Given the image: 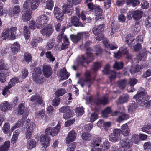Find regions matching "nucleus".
<instances>
[{"label": "nucleus", "instance_id": "nucleus-1", "mask_svg": "<svg viewBox=\"0 0 151 151\" xmlns=\"http://www.w3.org/2000/svg\"><path fill=\"white\" fill-rule=\"evenodd\" d=\"M60 128V125L58 124L53 129L51 127H49L45 129L46 134L41 135L40 137V141L43 147L46 148L49 145L50 139L48 134L52 136H55L59 132Z\"/></svg>", "mask_w": 151, "mask_h": 151}, {"label": "nucleus", "instance_id": "nucleus-2", "mask_svg": "<svg viewBox=\"0 0 151 151\" xmlns=\"http://www.w3.org/2000/svg\"><path fill=\"white\" fill-rule=\"evenodd\" d=\"M146 91L142 88H140L137 94L134 96L133 99L136 100V101L142 106L146 107L148 105L147 100L148 97L145 95Z\"/></svg>", "mask_w": 151, "mask_h": 151}, {"label": "nucleus", "instance_id": "nucleus-3", "mask_svg": "<svg viewBox=\"0 0 151 151\" xmlns=\"http://www.w3.org/2000/svg\"><path fill=\"white\" fill-rule=\"evenodd\" d=\"M17 28L13 27L9 29H4L2 33V35L1 38L3 40H5L9 38L11 40H14L15 39V35Z\"/></svg>", "mask_w": 151, "mask_h": 151}, {"label": "nucleus", "instance_id": "nucleus-4", "mask_svg": "<svg viewBox=\"0 0 151 151\" xmlns=\"http://www.w3.org/2000/svg\"><path fill=\"white\" fill-rule=\"evenodd\" d=\"M92 83L93 81L91 78L90 73L88 71H87L85 73L84 78L81 79L77 82V83L80 84L82 88L84 86L89 87Z\"/></svg>", "mask_w": 151, "mask_h": 151}, {"label": "nucleus", "instance_id": "nucleus-5", "mask_svg": "<svg viewBox=\"0 0 151 151\" xmlns=\"http://www.w3.org/2000/svg\"><path fill=\"white\" fill-rule=\"evenodd\" d=\"M143 12L142 11L137 10L133 11H129L127 14V19L131 20L133 18L136 21L140 19L142 16Z\"/></svg>", "mask_w": 151, "mask_h": 151}, {"label": "nucleus", "instance_id": "nucleus-6", "mask_svg": "<svg viewBox=\"0 0 151 151\" xmlns=\"http://www.w3.org/2000/svg\"><path fill=\"white\" fill-rule=\"evenodd\" d=\"M41 69L39 67L35 68L33 72L32 78L33 80L37 83H42L43 82V78L40 77V75L41 74Z\"/></svg>", "mask_w": 151, "mask_h": 151}, {"label": "nucleus", "instance_id": "nucleus-7", "mask_svg": "<svg viewBox=\"0 0 151 151\" xmlns=\"http://www.w3.org/2000/svg\"><path fill=\"white\" fill-rule=\"evenodd\" d=\"M39 0H26L23 6L24 8L35 9L38 6Z\"/></svg>", "mask_w": 151, "mask_h": 151}, {"label": "nucleus", "instance_id": "nucleus-8", "mask_svg": "<svg viewBox=\"0 0 151 151\" xmlns=\"http://www.w3.org/2000/svg\"><path fill=\"white\" fill-rule=\"evenodd\" d=\"M48 21V18L47 16L42 15L37 17L36 20V24L37 28H41L46 24Z\"/></svg>", "mask_w": 151, "mask_h": 151}, {"label": "nucleus", "instance_id": "nucleus-9", "mask_svg": "<svg viewBox=\"0 0 151 151\" xmlns=\"http://www.w3.org/2000/svg\"><path fill=\"white\" fill-rule=\"evenodd\" d=\"M120 144L121 147L124 149L123 151H131L130 147L132 146V143L129 139H125L121 140Z\"/></svg>", "mask_w": 151, "mask_h": 151}, {"label": "nucleus", "instance_id": "nucleus-10", "mask_svg": "<svg viewBox=\"0 0 151 151\" xmlns=\"http://www.w3.org/2000/svg\"><path fill=\"white\" fill-rule=\"evenodd\" d=\"M54 31L52 25L51 24H48L40 31L41 33L43 36L49 37L53 33Z\"/></svg>", "mask_w": 151, "mask_h": 151}, {"label": "nucleus", "instance_id": "nucleus-11", "mask_svg": "<svg viewBox=\"0 0 151 151\" xmlns=\"http://www.w3.org/2000/svg\"><path fill=\"white\" fill-rule=\"evenodd\" d=\"M73 3L67 1V3L63 6V10L64 13H67L69 15H71L73 11Z\"/></svg>", "mask_w": 151, "mask_h": 151}, {"label": "nucleus", "instance_id": "nucleus-12", "mask_svg": "<svg viewBox=\"0 0 151 151\" xmlns=\"http://www.w3.org/2000/svg\"><path fill=\"white\" fill-rule=\"evenodd\" d=\"M88 7L91 9H94L96 16H99V18H101V17L100 16L102 13V10L100 6H96L93 4L92 3H89L87 4ZM99 17L98 18V19Z\"/></svg>", "mask_w": 151, "mask_h": 151}, {"label": "nucleus", "instance_id": "nucleus-13", "mask_svg": "<svg viewBox=\"0 0 151 151\" xmlns=\"http://www.w3.org/2000/svg\"><path fill=\"white\" fill-rule=\"evenodd\" d=\"M112 115L113 116L119 115V117L117 119V121L118 122H120L121 121L125 120H127L129 117V115L126 114L124 113H120V111H116L114 112Z\"/></svg>", "mask_w": 151, "mask_h": 151}, {"label": "nucleus", "instance_id": "nucleus-14", "mask_svg": "<svg viewBox=\"0 0 151 151\" xmlns=\"http://www.w3.org/2000/svg\"><path fill=\"white\" fill-rule=\"evenodd\" d=\"M53 14L55 17L58 21H61L63 19V14L62 11L58 7H56L54 8Z\"/></svg>", "mask_w": 151, "mask_h": 151}, {"label": "nucleus", "instance_id": "nucleus-15", "mask_svg": "<svg viewBox=\"0 0 151 151\" xmlns=\"http://www.w3.org/2000/svg\"><path fill=\"white\" fill-rule=\"evenodd\" d=\"M30 100L33 102L38 103L42 106L44 105V103L42 101V97L38 94L32 95L30 98Z\"/></svg>", "mask_w": 151, "mask_h": 151}, {"label": "nucleus", "instance_id": "nucleus-16", "mask_svg": "<svg viewBox=\"0 0 151 151\" xmlns=\"http://www.w3.org/2000/svg\"><path fill=\"white\" fill-rule=\"evenodd\" d=\"M76 138V133L75 131L73 130L70 131L66 138V144H69L71 142L75 140Z\"/></svg>", "mask_w": 151, "mask_h": 151}, {"label": "nucleus", "instance_id": "nucleus-17", "mask_svg": "<svg viewBox=\"0 0 151 151\" xmlns=\"http://www.w3.org/2000/svg\"><path fill=\"white\" fill-rule=\"evenodd\" d=\"M43 72L45 76L48 78L52 74V68L49 65H44L43 67Z\"/></svg>", "mask_w": 151, "mask_h": 151}, {"label": "nucleus", "instance_id": "nucleus-18", "mask_svg": "<svg viewBox=\"0 0 151 151\" xmlns=\"http://www.w3.org/2000/svg\"><path fill=\"white\" fill-rule=\"evenodd\" d=\"M25 127L27 131H32L33 132V130L35 129V126L33 122H31L30 120L27 119L25 122Z\"/></svg>", "mask_w": 151, "mask_h": 151}, {"label": "nucleus", "instance_id": "nucleus-19", "mask_svg": "<svg viewBox=\"0 0 151 151\" xmlns=\"http://www.w3.org/2000/svg\"><path fill=\"white\" fill-rule=\"evenodd\" d=\"M125 41L129 46L132 47L134 45V38L131 34L128 35L125 38Z\"/></svg>", "mask_w": 151, "mask_h": 151}, {"label": "nucleus", "instance_id": "nucleus-20", "mask_svg": "<svg viewBox=\"0 0 151 151\" xmlns=\"http://www.w3.org/2000/svg\"><path fill=\"white\" fill-rule=\"evenodd\" d=\"M104 29V24H101L93 28L92 31L93 34L95 35L101 34V32L103 31Z\"/></svg>", "mask_w": 151, "mask_h": 151}, {"label": "nucleus", "instance_id": "nucleus-21", "mask_svg": "<svg viewBox=\"0 0 151 151\" xmlns=\"http://www.w3.org/2000/svg\"><path fill=\"white\" fill-rule=\"evenodd\" d=\"M76 62L78 65H83L85 62L88 63L86 58L83 55L78 56L76 58Z\"/></svg>", "mask_w": 151, "mask_h": 151}, {"label": "nucleus", "instance_id": "nucleus-22", "mask_svg": "<svg viewBox=\"0 0 151 151\" xmlns=\"http://www.w3.org/2000/svg\"><path fill=\"white\" fill-rule=\"evenodd\" d=\"M108 102V98L106 96H103V97L96 99L95 100V102L96 104L98 105L102 104L104 105H106L107 104Z\"/></svg>", "mask_w": 151, "mask_h": 151}, {"label": "nucleus", "instance_id": "nucleus-23", "mask_svg": "<svg viewBox=\"0 0 151 151\" xmlns=\"http://www.w3.org/2000/svg\"><path fill=\"white\" fill-rule=\"evenodd\" d=\"M69 76V73L66 71L65 68H64L60 71V76L61 77V78L59 81L60 82L61 80H62L68 79Z\"/></svg>", "mask_w": 151, "mask_h": 151}, {"label": "nucleus", "instance_id": "nucleus-24", "mask_svg": "<svg viewBox=\"0 0 151 151\" xmlns=\"http://www.w3.org/2000/svg\"><path fill=\"white\" fill-rule=\"evenodd\" d=\"M32 12L26 11L23 12L22 15V19L24 21H27L30 20L31 18Z\"/></svg>", "mask_w": 151, "mask_h": 151}, {"label": "nucleus", "instance_id": "nucleus-25", "mask_svg": "<svg viewBox=\"0 0 151 151\" xmlns=\"http://www.w3.org/2000/svg\"><path fill=\"white\" fill-rule=\"evenodd\" d=\"M70 37L71 40L74 43H77L81 39L82 34L81 33H79L77 35H71Z\"/></svg>", "mask_w": 151, "mask_h": 151}, {"label": "nucleus", "instance_id": "nucleus-26", "mask_svg": "<svg viewBox=\"0 0 151 151\" xmlns=\"http://www.w3.org/2000/svg\"><path fill=\"white\" fill-rule=\"evenodd\" d=\"M122 134L125 136H127L130 133V129L127 124L122 125L121 127Z\"/></svg>", "mask_w": 151, "mask_h": 151}, {"label": "nucleus", "instance_id": "nucleus-27", "mask_svg": "<svg viewBox=\"0 0 151 151\" xmlns=\"http://www.w3.org/2000/svg\"><path fill=\"white\" fill-rule=\"evenodd\" d=\"M71 22L76 26L84 27V25L80 22L78 17L76 16H73L71 18Z\"/></svg>", "mask_w": 151, "mask_h": 151}, {"label": "nucleus", "instance_id": "nucleus-28", "mask_svg": "<svg viewBox=\"0 0 151 151\" xmlns=\"http://www.w3.org/2000/svg\"><path fill=\"white\" fill-rule=\"evenodd\" d=\"M25 107L23 104H20L18 106V114L21 115L24 114V115L25 117L27 115V111H25Z\"/></svg>", "mask_w": 151, "mask_h": 151}, {"label": "nucleus", "instance_id": "nucleus-29", "mask_svg": "<svg viewBox=\"0 0 151 151\" xmlns=\"http://www.w3.org/2000/svg\"><path fill=\"white\" fill-rule=\"evenodd\" d=\"M10 142L9 141L5 142L0 147V151H8L10 147Z\"/></svg>", "mask_w": 151, "mask_h": 151}, {"label": "nucleus", "instance_id": "nucleus-30", "mask_svg": "<svg viewBox=\"0 0 151 151\" xmlns=\"http://www.w3.org/2000/svg\"><path fill=\"white\" fill-rule=\"evenodd\" d=\"M45 114V111L43 110L37 111L35 114V117L37 119H41L43 118Z\"/></svg>", "mask_w": 151, "mask_h": 151}, {"label": "nucleus", "instance_id": "nucleus-31", "mask_svg": "<svg viewBox=\"0 0 151 151\" xmlns=\"http://www.w3.org/2000/svg\"><path fill=\"white\" fill-rule=\"evenodd\" d=\"M0 109L3 111H6L10 109L9 105L6 101L4 102L1 104Z\"/></svg>", "mask_w": 151, "mask_h": 151}, {"label": "nucleus", "instance_id": "nucleus-32", "mask_svg": "<svg viewBox=\"0 0 151 151\" xmlns=\"http://www.w3.org/2000/svg\"><path fill=\"white\" fill-rule=\"evenodd\" d=\"M19 81L18 78L16 77L12 78L10 79L9 82L8 83V87L9 88H12V87L14 86Z\"/></svg>", "mask_w": 151, "mask_h": 151}, {"label": "nucleus", "instance_id": "nucleus-33", "mask_svg": "<svg viewBox=\"0 0 151 151\" xmlns=\"http://www.w3.org/2000/svg\"><path fill=\"white\" fill-rule=\"evenodd\" d=\"M129 96L127 94H123L119 97L118 99V103L121 104L127 102L128 100Z\"/></svg>", "mask_w": 151, "mask_h": 151}, {"label": "nucleus", "instance_id": "nucleus-34", "mask_svg": "<svg viewBox=\"0 0 151 151\" xmlns=\"http://www.w3.org/2000/svg\"><path fill=\"white\" fill-rule=\"evenodd\" d=\"M63 39H64L63 40L64 42L62 43L61 46V49L62 50H64L66 49L68 47V46L69 45L68 40L66 35H65L63 37Z\"/></svg>", "mask_w": 151, "mask_h": 151}, {"label": "nucleus", "instance_id": "nucleus-35", "mask_svg": "<svg viewBox=\"0 0 151 151\" xmlns=\"http://www.w3.org/2000/svg\"><path fill=\"white\" fill-rule=\"evenodd\" d=\"M20 45L17 42H16L11 46L12 51L13 52H17L20 49Z\"/></svg>", "mask_w": 151, "mask_h": 151}, {"label": "nucleus", "instance_id": "nucleus-36", "mask_svg": "<svg viewBox=\"0 0 151 151\" xmlns=\"http://www.w3.org/2000/svg\"><path fill=\"white\" fill-rule=\"evenodd\" d=\"M141 68L140 65H138L135 67H131L130 71L132 74L134 75L139 71L141 69Z\"/></svg>", "mask_w": 151, "mask_h": 151}, {"label": "nucleus", "instance_id": "nucleus-37", "mask_svg": "<svg viewBox=\"0 0 151 151\" xmlns=\"http://www.w3.org/2000/svg\"><path fill=\"white\" fill-rule=\"evenodd\" d=\"M140 2L138 0H127L126 4L127 5H130L134 7L140 3Z\"/></svg>", "mask_w": 151, "mask_h": 151}, {"label": "nucleus", "instance_id": "nucleus-38", "mask_svg": "<svg viewBox=\"0 0 151 151\" xmlns=\"http://www.w3.org/2000/svg\"><path fill=\"white\" fill-rule=\"evenodd\" d=\"M104 44L105 47L107 48H109L111 50H114L117 48L116 45L115 44L110 45L108 43V41H104Z\"/></svg>", "mask_w": 151, "mask_h": 151}, {"label": "nucleus", "instance_id": "nucleus-39", "mask_svg": "<svg viewBox=\"0 0 151 151\" xmlns=\"http://www.w3.org/2000/svg\"><path fill=\"white\" fill-rule=\"evenodd\" d=\"M82 137L84 140L88 141L91 139V135L89 133L85 132L82 134Z\"/></svg>", "mask_w": 151, "mask_h": 151}, {"label": "nucleus", "instance_id": "nucleus-40", "mask_svg": "<svg viewBox=\"0 0 151 151\" xmlns=\"http://www.w3.org/2000/svg\"><path fill=\"white\" fill-rule=\"evenodd\" d=\"M111 112V110L109 107H107L102 112V116L103 117L107 118L108 115L110 114Z\"/></svg>", "mask_w": 151, "mask_h": 151}, {"label": "nucleus", "instance_id": "nucleus-41", "mask_svg": "<svg viewBox=\"0 0 151 151\" xmlns=\"http://www.w3.org/2000/svg\"><path fill=\"white\" fill-rule=\"evenodd\" d=\"M72 116V113L70 107L67 110L63 115V117L65 119H67L68 118L71 117Z\"/></svg>", "mask_w": 151, "mask_h": 151}, {"label": "nucleus", "instance_id": "nucleus-42", "mask_svg": "<svg viewBox=\"0 0 151 151\" xmlns=\"http://www.w3.org/2000/svg\"><path fill=\"white\" fill-rule=\"evenodd\" d=\"M66 92V91L63 88H61L58 89L55 92V95L58 97L63 95Z\"/></svg>", "mask_w": 151, "mask_h": 151}, {"label": "nucleus", "instance_id": "nucleus-43", "mask_svg": "<svg viewBox=\"0 0 151 151\" xmlns=\"http://www.w3.org/2000/svg\"><path fill=\"white\" fill-rule=\"evenodd\" d=\"M23 29L24 36L26 39H28L30 36V33L29 29L26 26H24Z\"/></svg>", "mask_w": 151, "mask_h": 151}, {"label": "nucleus", "instance_id": "nucleus-44", "mask_svg": "<svg viewBox=\"0 0 151 151\" xmlns=\"http://www.w3.org/2000/svg\"><path fill=\"white\" fill-rule=\"evenodd\" d=\"M40 40V38L39 37H35L30 42L31 46L32 47L34 48L36 47L38 43L39 40Z\"/></svg>", "mask_w": 151, "mask_h": 151}, {"label": "nucleus", "instance_id": "nucleus-45", "mask_svg": "<svg viewBox=\"0 0 151 151\" xmlns=\"http://www.w3.org/2000/svg\"><path fill=\"white\" fill-rule=\"evenodd\" d=\"M118 86L121 89L124 88L127 85V83L126 80H123L119 81L117 82Z\"/></svg>", "mask_w": 151, "mask_h": 151}, {"label": "nucleus", "instance_id": "nucleus-46", "mask_svg": "<svg viewBox=\"0 0 151 151\" xmlns=\"http://www.w3.org/2000/svg\"><path fill=\"white\" fill-rule=\"evenodd\" d=\"M101 140L99 138H97L94 139L91 141V145L93 147L96 146H99L101 143Z\"/></svg>", "mask_w": 151, "mask_h": 151}, {"label": "nucleus", "instance_id": "nucleus-47", "mask_svg": "<svg viewBox=\"0 0 151 151\" xmlns=\"http://www.w3.org/2000/svg\"><path fill=\"white\" fill-rule=\"evenodd\" d=\"M53 1L52 0H50L47 1L46 8L47 9L51 10L53 8Z\"/></svg>", "mask_w": 151, "mask_h": 151}, {"label": "nucleus", "instance_id": "nucleus-48", "mask_svg": "<svg viewBox=\"0 0 151 151\" xmlns=\"http://www.w3.org/2000/svg\"><path fill=\"white\" fill-rule=\"evenodd\" d=\"M140 6L143 9H147L149 7V3L147 1L143 0L140 4Z\"/></svg>", "mask_w": 151, "mask_h": 151}, {"label": "nucleus", "instance_id": "nucleus-49", "mask_svg": "<svg viewBox=\"0 0 151 151\" xmlns=\"http://www.w3.org/2000/svg\"><path fill=\"white\" fill-rule=\"evenodd\" d=\"M101 64L99 62H95L92 68V69L95 72L97 71L101 67Z\"/></svg>", "mask_w": 151, "mask_h": 151}, {"label": "nucleus", "instance_id": "nucleus-50", "mask_svg": "<svg viewBox=\"0 0 151 151\" xmlns=\"http://www.w3.org/2000/svg\"><path fill=\"white\" fill-rule=\"evenodd\" d=\"M137 80L134 78H130L129 80V85L131 87H133L137 82Z\"/></svg>", "mask_w": 151, "mask_h": 151}, {"label": "nucleus", "instance_id": "nucleus-51", "mask_svg": "<svg viewBox=\"0 0 151 151\" xmlns=\"http://www.w3.org/2000/svg\"><path fill=\"white\" fill-rule=\"evenodd\" d=\"M8 66L4 64L3 60H0V70H8Z\"/></svg>", "mask_w": 151, "mask_h": 151}, {"label": "nucleus", "instance_id": "nucleus-52", "mask_svg": "<svg viewBox=\"0 0 151 151\" xmlns=\"http://www.w3.org/2000/svg\"><path fill=\"white\" fill-rule=\"evenodd\" d=\"M76 112L78 116L82 115L84 112L83 108L82 107L77 108L76 110Z\"/></svg>", "mask_w": 151, "mask_h": 151}, {"label": "nucleus", "instance_id": "nucleus-53", "mask_svg": "<svg viewBox=\"0 0 151 151\" xmlns=\"http://www.w3.org/2000/svg\"><path fill=\"white\" fill-rule=\"evenodd\" d=\"M132 141L135 143L137 144L139 141V136L137 134H134L132 135Z\"/></svg>", "mask_w": 151, "mask_h": 151}, {"label": "nucleus", "instance_id": "nucleus-54", "mask_svg": "<svg viewBox=\"0 0 151 151\" xmlns=\"http://www.w3.org/2000/svg\"><path fill=\"white\" fill-rule=\"evenodd\" d=\"M123 64L122 62H115V64L114 65V68L117 70H119L122 69L123 67Z\"/></svg>", "mask_w": 151, "mask_h": 151}, {"label": "nucleus", "instance_id": "nucleus-55", "mask_svg": "<svg viewBox=\"0 0 151 151\" xmlns=\"http://www.w3.org/2000/svg\"><path fill=\"white\" fill-rule=\"evenodd\" d=\"M98 36L96 37V40H97L101 41L102 40V42L104 44V41L106 40L108 41L107 39L104 37V35L102 34H98Z\"/></svg>", "mask_w": 151, "mask_h": 151}, {"label": "nucleus", "instance_id": "nucleus-56", "mask_svg": "<svg viewBox=\"0 0 151 151\" xmlns=\"http://www.w3.org/2000/svg\"><path fill=\"white\" fill-rule=\"evenodd\" d=\"M142 131L148 134L150 133L151 126L149 125H145L142 128Z\"/></svg>", "mask_w": 151, "mask_h": 151}, {"label": "nucleus", "instance_id": "nucleus-57", "mask_svg": "<svg viewBox=\"0 0 151 151\" xmlns=\"http://www.w3.org/2000/svg\"><path fill=\"white\" fill-rule=\"evenodd\" d=\"M121 130L120 129H115L113 131V133L111 134V136H113L115 137H117L120 134Z\"/></svg>", "mask_w": 151, "mask_h": 151}, {"label": "nucleus", "instance_id": "nucleus-58", "mask_svg": "<svg viewBox=\"0 0 151 151\" xmlns=\"http://www.w3.org/2000/svg\"><path fill=\"white\" fill-rule=\"evenodd\" d=\"M60 99L58 97L55 98L52 100V105L54 106H58L60 103Z\"/></svg>", "mask_w": 151, "mask_h": 151}, {"label": "nucleus", "instance_id": "nucleus-59", "mask_svg": "<svg viewBox=\"0 0 151 151\" xmlns=\"http://www.w3.org/2000/svg\"><path fill=\"white\" fill-rule=\"evenodd\" d=\"M46 57L50 61H53L55 60V58L52 55L50 52L48 51L45 53Z\"/></svg>", "mask_w": 151, "mask_h": 151}, {"label": "nucleus", "instance_id": "nucleus-60", "mask_svg": "<svg viewBox=\"0 0 151 151\" xmlns=\"http://www.w3.org/2000/svg\"><path fill=\"white\" fill-rule=\"evenodd\" d=\"M36 142L34 139H32L28 143V147L29 149H31L36 146Z\"/></svg>", "mask_w": 151, "mask_h": 151}, {"label": "nucleus", "instance_id": "nucleus-61", "mask_svg": "<svg viewBox=\"0 0 151 151\" xmlns=\"http://www.w3.org/2000/svg\"><path fill=\"white\" fill-rule=\"evenodd\" d=\"M10 129V125L8 123H6L3 127V132L4 133H6Z\"/></svg>", "mask_w": 151, "mask_h": 151}, {"label": "nucleus", "instance_id": "nucleus-62", "mask_svg": "<svg viewBox=\"0 0 151 151\" xmlns=\"http://www.w3.org/2000/svg\"><path fill=\"white\" fill-rule=\"evenodd\" d=\"M21 11L20 6L18 5L15 6L13 8V12L14 14H18Z\"/></svg>", "mask_w": 151, "mask_h": 151}, {"label": "nucleus", "instance_id": "nucleus-63", "mask_svg": "<svg viewBox=\"0 0 151 151\" xmlns=\"http://www.w3.org/2000/svg\"><path fill=\"white\" fill-rule=\"evenodd\" d=\"M137 107V105L135 103L130 104L129 106L128 110L129 111H134Z\"/></svg>", "mask_w": 151, "mask_h": 151}, {"label": "nucleus", "instance_id": "nucleus-64", "mask_svg": "<svg viewBox=\"0 0 151 151\" xmlns=\"http://www.w3.org/2000/svg\"><path fill=\"white\" fill-rule=\"evenodd\" d=\"M76 147V144L74 143H72L68 146L66 151H74Z\"/></svg>", "mask_w": 151, "mask_h": 151}]
</instances>
